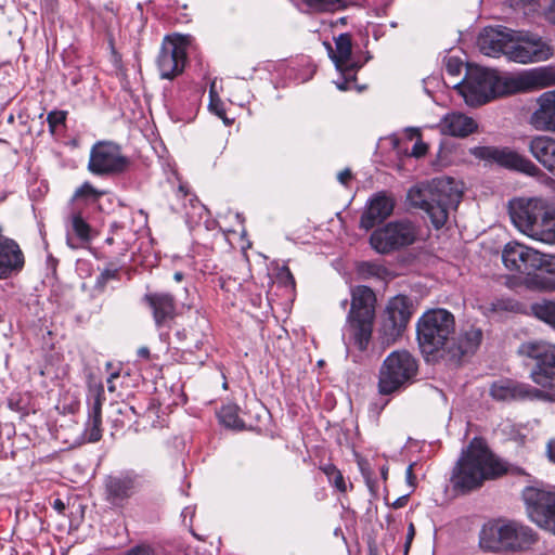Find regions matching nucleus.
I'll use <instances>...</instances> for the list:
<instances>
[{
	"label": "nucleus",
	"instance_id": "1",
	"mask_svg": "<svg viewBox=\"0 0 555 555\" xmlns=\"http://www.w3.org/2000/svg\"><path fill=\"white\" fill-rule=\"evenodd\" d=\"M416 333L424 353L454 366L473 356L482 340V331L475 326L456 334L454 315L442 308L425 312L417 322Z\"/></svg>",
	"mask_w": 555,
	"mask_h": 555
},
{
	"label": "nucleus",
	"instance_id": "2",
	"mask_svg": "<svg viewBox=\"0 0 555 555\" xmlns=\"http://www.w3.org/2000/svg\"><path fill=\"white\" fill-rule=\"evenodd\" d=\"M518 354L533 361L529 377L540 388L512 379H499L490 385V397L500 402L554 401L555 346L542 341H526L519 346Z\"/></svg>",
	"mask_w": 555,
	"mask_h": 555
},
{
	"label": "nucleus",
	"instance_id": "3",
	"mask_svg": "<svg viewBox=\"0 0 555 555\" xmlns=\"http://www.w3.org/2000/svg\"><path fill=\"white\" fill-rule=\"evenodd\" d=\"M505 472L504 463L481 439L474 438L463 450L453 469L451 482L456 491L467 493L480 488L486 480L494 479Z\"/></svg>",
	"mask_w": 555,
	"mask_h": 555
},
{
	"label": "nucleus",
	"instance_id": "4",
	"mask_svg": "<svg viewBox=\"0 0 555 555\" xmlns=\"http://www.w3.org/2000/svg\"><path fill=\"white\" fill-rule=\"evenodd\" d=\"M462 196L460 183L450 177L436 178L430 183L411 188L408 192L410 204L422 209L436 230L446 225L450 212L457 208Z\"/></svg>",
	"mask_w": 555,
	"mask_h": 555
},
{
	"label": "nucleus",
	"instance_id": "5",
	"mask_svg": "<svg viewBox=\"0 0 555 555\" xmlns=\"http://www.w3.org/2000/svg\"><path fill=\"white\" fill-rule=\"evenodd\" d=\"M509 216L515 228L531 240L555 244V207L541 197L509 202Z\"/></svg>",
	"mask_w": 555,
	"mask_h": 555
},
{
	"label": "nucleus",
	"instance_id": "6",
	"mask_svg": "<svg viewBox=\"0 0 555 555\" xmlns=\"http://www.w3.org/2000/svg\"><path fill=\"white\" fill-rule=\"evenodd\" d=\"M375 302L376 296L370 287L359 285L352 288L351 307L345 327L348 333L345 341L347 348L353 345L360 351L366 350L372 338Z\"/></svg>",
	"mask_w": 555,
	"mask_h": 555
},
{
	"label": "nucleus",
	"instance_id": "7",
	"mask_svg": "<svg viewBox=\"0 0 555 555\" xmlns=\"http://www.w3.org/2000/svg\"><path fill=\"white\" fill-rule=\"evenodd\" d=\"M538 541L537 532L520 522L495 520L486 524L479 534V545L490 552H519Z\"/></svg>",
	"mask_w": 555,
	"mask_h": 555
},
{
	"label": "nucleus",
	"instance_id": "8",
	"mask_svg": "<svg viewBox=\"0 0 555 555\" xmlns=\"http://www.w3.org/2000/svg\"><path fill=\"white\" fill-rule=\"evenodd\" d=\"M511 77H501L495 70L467 66L465 78L456 85L469 106H479L492 99L512 92Z\"/></svg>",
	"mask_w": 555,
	"mask_h": 555
},
{
	"label": "nucleus",
	"instance_id": "9",
	"mask_svg": "<svg viewBox=\"0 0 555 555\" xmlns=\"http://www.w3.org/2000/svg\"><path fill=\"white\" fill-rule=\"evenodd\" d=\"M417 360L406 350H396L383 361L378 374V391L392 395L405 389L417 375Z\"/></svg>",
	"mask_w": 555,
	"mask_h": 555
},
{
	"label": "nucleus",
	"instance_id": "10",
	"mask_svg": "<svg viewBox=\"0 0 555 555\" xmlns=\"http://www.w3.org/2000/svg\"><path fill=\"white\" fill-rule=\"evenodd\" d=\"M417 236V228L410 220L391 221L374 230L370 236L371 247L378 254H390L412 245Z\"/></svg>",
	"mask_w": 555,
	"mask_h": 555
},
{
	"label": "nucleus",
	"instance_id": "11",
	"mask_svg": "<svg viewBox=\"0 0 555 555\" xmlns=\"http://www.w3.org/2000/svg\"><path fill=\"white\" fill-rule=\"evenodd\" d=\"M521 496L529 519L539 528L555 535V491L526 487Z\"/></svg>",
	"mask_w": 555,
	"mask_h": 555
},
{
	"label": "nucleus",
	"instance_id": "12",
	"mask_svg": "<svg viewBox=\"0 0 555 555\" xmlns=\"http://www.w3.org/2000/svg\"><path fill=\"white\" fill-rule=\"evenodd\" d=\"M129 166V159L119 144L113 141H98L90 150L88 170L94 176H116Z\"/></svg>",
	"mask_w": 555,
	"mask_h": 555
},
{
	"label": "nucleus",
	"instance_id": "13",
	"mask_svg": "<svg viewBox=\"0 0 555 555\" xmlns=\"http://www.w3.org/2000/svg\"><path fill=\"white\" fill-rule=\"evenodd\" d=\"M553 54L550 41L538 34L514 31L508 61L519 64L539 63L547 61Z\"/></svg>",
	"mask_w": 555,
	"mask_h": 555
},
{
	"label": "nucleus",
	"instance_id": "14",
	"mask_svg": "<svg viewBox=\"0 0 555 555\" xmlns=\"http://www.w3.org/2000/svg\"><path fill=\"white\" fill-rule=\"evenodd\" d=\"M412 315L411 301L404 295L392 297L384 311L379 334L383 344H393L402 336Z\"/></svg>",
	"mask_w": 555,
	"mask_h": 555
},
{
	"label": "nucleus",
	"instance_id": "15",
	"mask_svg": "<svg viewBox=\"0 0 555 555\" xmlns=\"http://www.w3.org/2000/svg\"><path fill=\"white\" fill-rule=\"evenodd\" d=\"M543 253L518 242H508L502 250V261L506 269L530 278L539 270Z\"/></svg>",
	"mask_w": 555,
	"mask_h": 555
},
{
	"label": "nucleus",
	"instance_id": "16",
	"mask_svg": "<svg viewBox=\"0 0 555 555\" xmlns=\"http://www.w3.org/2000/svg\"><path fill=\"white\" fill-rule=\"evenodd\" d=\"M186 63V44L182 37H166L158 57L157 66L163 79H172L180 75Z\"/></svg>",
	"mask_w": 555,
	"mask_h": 555
},
{
	"label": "nucleus",
	"instance_id": "17",
	"mask_svg": "<svg viewBox=\"0 0 555 555\" xmlns=\"http://www.w3.org/2000/svg\"><path fill=\"white\" fill-rule=\"evenodd\" d=\"M104 499L115 507H122L139 488V475L132 470L119 472L104 478Z\"/></svg>",
	"mask_w": 555,
	"mask_h": 555
},
{
	"label": "nucleus",
	"instance_id": "18",
	"mask_svg": "<svg viewBox=\"0 0 555 555\" xmlns=\"http://www.w3.org/2000/svg\"><path fill=\"white\" fill-rule=\"evenodd\" d=\"M514 30L506 27H486L478 37V47L482 54L491 57L505 55L512 50Z\"/></svg>",
	"mask_w": 555,
	"mask_h": 555
},
{
	"label": "nucleus",
	"instance_id": "19",
	"mask_svg": "<svg viewBox=\"0 0 555 555\" xmlns=\"http://www.w3.org/2000/svg\"><path fill=\"white\" fill-rule=\"evenodd\" d=\"M143 300L152 310L156 327H170L177 315L175 297L169 293L155 292L145 294Z\"/></svg>",
	"mask_w": 555,
	"mask_h": 555
},
{
	"label": "nucleus",
	"instance_id": "20",
	"mask_svg": "<svg viewBox=\"0 0 555 555\" xmlns=\"http://www.w3.org/2000/svg\"><path fill=\"white\" fill-rule=\"evenodd\" d=\"M512 92L530 91L555 85V70L551 67H539L511 77Z\"/></svg>",
	"mask_w": 555,
	"mask_h": 555
},
{
	"label": "nucleus",
	"instance_id": "21",
	"mask_svg": "<svg viewBox=\"0 0 555 555\" xmlns=\"http://www.w3.org/2000/svg\"><path fill=\"white\" fill-rule=\"evenodd\" d=\"M392 210L393 201L385 193H378L370 199L366 209L361 216L360 227L366 231L371 230L387 219L392 214Z\"/></svg>",
	"mask_w": 555,
	"mask_h": 555
},
{
	"label": "nucleus",
	"instance_id": "22",
	"mask_svg": "<svg viewBox=\"0 0 555 555\" xmlns=\"http://www.w3.org/2000/svg\"><path fill=\"white\" fill-rule=\"evenodd\" d=\"M25 264L24 254L14 240L0 241V280L8 279L22 271Z\"/></svg>",
	"mask_w": 555,
	"mask_h": 555
},
{
	"label": "nucleus",
	"instance_id": "23",
	"mask_svg": "<svg viewBox=\"0 0 555 555\" xmlns=\"http://www.w3.org/2000/svg\"><path fill=\"white\" fill-rule=\"evenodd\" d=\"M538 108L531 114V126L540 131L555 132V90L538 98Z\"/></svg>",
	"mask_w": 555,
	"mask_h": 555
},
{
	"label": "nucleus",
	"instance_id": "24",
	"mask_svg": "<svg viewBox=\"0 0 555 555\" xmlns=\"http://www.w3.org/2000/svg\"><path fill=\"white\" fill-rule=\"evenodd\" d=\"M539 270L530 278H526L524 284L532 291H555V254H543Z\"/></svg>",
	"mask_w": 555,
	"mask_h": 555
},
{
	"label": "nucleus",
	"instance_id": "25",
	"mask_svg": "<svg viewBox=\"0 0 555 555\" xmlns=\"http://www.w3.org/2000/svg\"><path fill=\"white\" fill-rule=\"evenodd\" d=\"M443 134L464 138L477 130V122L465 114L453 112L447 114L439 122Z\"/></svg>",
	"mask_w": 555,
	"mask_h": 555
},
{
	"label": "nucleus",
	"instance_id": "26",
	"mask_svg": "<svg viewBox=\"0 0 555 555\" xmlns=\"http://www.w3.org/2000/svg\"><path fill=\"white\" fill-rule=\"evenodd\" d=\"M528 147L531 155L555 176V139L548 135H537L530 140Z\"/></svg>",
	"mask_w": 555,
	"mask_h": 555
},
{
	"label": "nucleus",
	"instance_id": "27",
	"mask_svg": "<svg viewBox=\"0 0 555 555\" xmlns=\"http://www.w3.org/2000/svg\"><path fill=\"white\" fill-rule=\"evenodd\" d=\"M68 222L75 235L73 237L70 233H67L66 237V243L72 249H77L91 241V227L86 220L85 211L81 209H72L68 216Z\"/></svg>",
	"mask_w": 555,
	"mask_h": 555
},
{
	"label": "nucleus",
	"instance_id": "28",
	"mask_svg": "<svg viewBox=\"0 0 555 555\" xmlns=\"http://www.w3.org/2000/svg\"><path fill=\"white\" fill-rule=\"evenodd\" d=\"M493 162L506 168L516 169L527 173L528 176L533 177L541 173L540 168L531 160L508 149L495 147Z\"/></svg>",
	"mask_w": 555,
	"mask_h": 555
},
{
	"label": "nucleus",
	"instance_id": "29",
	"mask_svg": "<svg viewBox=\"0 0 555 555\" xmlns=\"http://www.w3.org/2000/svg\"><path fill=\"white\" fill-rule=\"evenodd\" d=\"M102 402L103 387L101 386L89 410V417L86 423L85 437L89 442H96L102 438Z\"/></svg>",
	"mask_w": 555,
	"mask_h": 555
},
{
	"label": "nucleus",
	"instance_id": "30",
	"mask_svg": "<svg viewBox=\"0 0 555 555\" xmlns=\"http://www.w3.org/2000/svg\"><path fill=\"white\" fill-rule=\"evenodd\" d=\"M335 47L336 51L334 52L331 44H327L330 56L336 69L345 68V66H348L350 63H354L351 61L352 43L349 34H340L335 38Z\"/></svg>",
	"mask_w": 555,
	"mask_h": 555
},
{
	"label": "nucleus",
	"instance_id": "31",
	"mask_svg": "<svg viewBox=\"0 0 555 555\" xmlns=\"http://www.w3.org/2000/svg\"><path fill=\"white\" fill-rule=\"evenodd\" d=\"M106 192L95 189L89 181L76 189L72 199V209L85 210L86 207L95 205Z\"/></svg>",
	"mask_w": 555,
	"mask_h": 555
},
{
	"label": "nucleus",
	"instance_id": "32",
	"mask_svg": "<svg viewBox=\"0 0 555 555\" xmlns=\"http://www.w3.org/2000/svg\"><path fill=\"white\" fill-rule=\"evenodd\" d=\"M483 313L488 317L503 315L504 313L517 312L519 304L509 297H499L482 306Z\"/></svg>",
	"mask_w": 555,
	"mask_h": 555
},
{
	"label": "nucleus",
	"instance_id": "33",
	"mask_svg": "<svg viewBox=\"0 0 555 555\" xmlns=\"http://www.w3.org/2000/svg\"><path fill=\"white\" fill-rule=\"evenodd\" d=\"M240 408L236 404L223 405L218 412L219 422L231 429H243L245 424L238 415Z\"/></svg>",
	"mask_w": 555,
	"mask_h": 555
},
{
	"label": "nucleus",
	"instance_id": "34",
	"mask_svg": "<svg viewBox=\"0 0 555 555\" xmlns=\"http://www.w3.org/2000/svg\"><path fill=\"white\" fill-rule=\"evenodd\" d=\"M313 13L335 12L346 8L345 0H301Z\"/></svg>",
	"mask_w": 555,
	"mask_h": 555
},
{
	"label": "nucleus",
	"instance_id": "35",
	"mask_svg": "<svg viewBox=\"0 0 555 555\" xmlns=\"http://www.w3.org/2000/svg\"><path fill=\"white\" fill-rule=\"evenodd\" d=\"M533 314L541 321L550 324L555 328V302L542 301L532 305Z\"/></svg>",
	"mask_w": 555,
	"mask_h": 555
},
{
	"label": "nucleus",
	"instance_id": "36",
	"mask_svg": "<svg viewBox=\"0 0 555 555\" xmlns=\"http://www.w3.org/2000/svg\"><path fill=\"white\" fill-rule=\"evenodd\" d=\"M361 67L358 63H350L345 68L337 69L340 73V77L335 81L337 89L346 91L350 89V83L356 80V74Z\"/></svg>",
	"mask_w": 555,
	"mask_h": 555
},
{
	"label": "nucleus",
	"instance_id": "37",
	"mask_svg": "<svg viewBox=\"0 0 555 555\" xmlns=\"http://www.w3.org/2000/svg\"><path fill=\"white\" fill-rule=\"evenodd\" d=\"M406 134L410 140H412L414 137L417 138L416 142L414 143L411 156L420 158L427 154L428 152V145L422 141L421 139V131L418 128H406Z\"/></svg>",
	"mask_w": 555,
	"mask_h": 555
},
{
	"label": "nucleus",
	"instance_id": "38",
	"mask_svg": "<svg viewBox=\"0 0 555 555\" xmlns=\"http://www.w3.org/2000/svg\"><path fill=\"white\" fill-rule=\"evenodd\" d=\"M67 118V112L66 111H51L47 116V122L49 126V131L52 135H54L57 130L62 127H65Z\"/></svg>",
	"mask_w": 555,
	"mask_h": 555
},
{
	"label": "nucleus",
	"instance_id": "39",
	"mask_svg": "<svg viewBox=\"0 0 555 555\" xmlns=\"http://www.w3.org/2000/svg\"><path fill=\"white\" fill-rule=\"evenodd\" d=\"M323 473L327 476L328 481L333 483L340 492L346 491V482L341 473L333 464H326L322 467Z\"/></svg>",
	"mask_w": 555,
	"mask_h": 555
},
{
	"label": "nucleus",
	"instance_id": "40",
	"mask_svg": "<svg viewBox=\"0 0 555 555\" xmlns=\"http://www.w3.org/2000/svg\"><path fill=\"white\" fill-rule=\"evenodd\" d=\"M384 271H385L384 267L378 263H375V262L365 261L359 266V272L364 278H369V276H377L378 278L382 275V273Z\"/></svg>",
	"mask_w": 555,
	"mask_h": 555
},
{
	"label": "nucleus",
	"instance_id": "41",
	"mask_svg": "<svg viewBox=\"0 0 555 555\" xmlns=\"http://www.w3.org/2000/svg\"><path fill=\"white\" fill-rule=\"evenodd\" d=\"M494 151L492 146H475L469 149V154L478 159L493 160Z\"/></svg>",
	"mask_w": 555,
	"mask_h": 555
},
{
	"label": "nucleus",
	"instance_id": "42",
	"mask_svg": "<svg viewBox=\"0 0 555 555\" xmlns=\"http://www.w3.org/2000/svg\"><path fill=\"white\" fill-rule=\"evenodd\" d=\"M118 274L119 270L113 266H109L105 268L98 276L96 284L103 287L108 281L118 279Z\"/></svg>",
	"mask_w": 555,
	"mask_h": 555
},
{
	"label": "nucleus",
	"instance_id": "43",
	"mask_svg": "<svg viewBox=\"0 0 555 555\" xmlns=\"http://www.w3.org/2000/svg\"><path fill=\"white\" fill-rule=\"evenodd\" d=\"M463 67V62L455 56H449L446 61V70L451 76L460 75Z\"/></svg>",
	"mask_w": 555,
	"mask_h": 555
},
{
	"label": "nucleus",
	"instance_id": "44",
	"mask_svg": "<svg viewBox=\"0 0 555 555\" xmlns=\"http://www.w3.org/2000/svg\"><path fill=\"white\" fill-rule=\"evenodd\" d=\"M125 555H155V551L149 545H137L131 547Z\"/></svg>",
	"mask_w": 555,
	"mask_h": 555
},
{
	"label": "nucleus",
	"instance_id": "45",
	"mask_svg": "<svg viewBox=\"0 0 555 555\" xmlns=\"http://www.w3.org/2000/svg\"><path fill=\"white\" fill-rule=\"evenodd\" d=\"M279 276L281 280H283L285 283H289L291 285H294L295 284V280H294V276L291 272V270L288 269V267L284 266L281 268L280 272H279Z\"/></svg>",
	"mask_w": 555,
	"mask_h": 555
},
{
	"label": "nucleus",
	"instance_id": "46",
	"mask_svg": "<svg viewBox=\"0 0 555 555\" xmlns=\"http://www.w3.org/2000/svg\"><path fill=\"white\" fill-rule=\"evenodd\" d=\"M414 463L410 464L405 470V479L409 486L415 487L416 477L413 473Z\"/></svg>",
	"mask_w": 555,
	"mask_h": 555
},
{
	"label": "nucleus",
	"instance_id": "47",
	"mask_svg": "<svg viewBox=\"0 0 555 555\" xmlns=\"http://www.w3.org/2000/svg\"><path fill=\"white\" fill-rule=\"evenodd\" d=\"M352 178V173H351V170L346 168L344 169L343 171H340L337 176V179L338 181L344 184V185H347L348 182L351 180Z\"/></svg>",
	"mask_w": 555,
	"mask_h": 555
},
{
	"label": "nucleus",
	"instance_id": "48",
	"mask_svg": "<svg viewBox=\"0 0 555 555\" xmlns=\"http://www.w3.org/2000/svg\"><path fill=\"white\" fill-rule=\"evenodd\" d=\"M119 377V372L118 371H114L112 373H109V376L107 377V389L109 392H114L116 390V386H115V383L114 380L116 378Z\"/></svg>",
	"mask_w": 555,
	"mask_h": 555
},
{
	"label": "nucleus",
	"instance_id": "49",
	"mask_svg": "<svg viewBox=\"0 0 555 555\" xmlns=\"http://www.w3.org/2000/svg\"><path fill=\"white\" fill-rule=\"evenodd\" d=\"M546 20L555 25V0H553L545 12Z\"/></svg>",
	"mask_w": 555,
	"mask_h": 555
},
{
	"label": "nucleus",
	"instance_id": "50",
	"mask_svg": "<svg viewBox=\"0 0 555 555\" xmlns=\"http://www.w3.org/2000/svg\"><path fill=\"white\" fill-rule=\"evenodd\" d=\"M210 108L216 112V114L223 118L224 116V109L222 108V104L219 103V102H215L214 100H211L210 104H209Z\"/></svg>",
	"mask_w": 555,
	"mask_h": 555
},
{
	"label": "nucleus",
	"instance_id": "51",
	"mask_svg": "<svg viewBox=\"0 0 555 555\" xmlns=\"http://www.w3.org/2000/svg\"><path fill=\"white\" fill-rule=\"evenodd\" d=\"M408 498L409 495L405 494V495H402L400 498H398L393 503H392V507L393 508H401L403 506H405V504L408 503Z\"/></svg>",
	"mask_w": 555,
	"mask_h": 555
},
{
	"label": "nucleus",
	"instance_id": "52",
	"mask_svg": "<svg viewBox=\"0 0 555 555\" xmlns=\"http://www.w3.org/2000/svg\"><path fill=\"white\" fill-rule=\"evenodd\" d=\"M414 534H415V528H414V525H413V524H410V526H409V530H408V534H406V543H405V550H406V551H408V548L410 547V543H411V541L413 540Z\"/></svg>",
	"mask_w": 555,
	"mask_h": 555
},
{
	"label": "nucleus",
	"instance_id": "53",
	"mask_svg": "<svg viewBox=\"0 0 555 555\" xmlns=\"http://www.w3.org/2000/svg\"><path fill=\"white\" fill-rule=\"evenodd\" d=\"M547 454L550 460L555 463V440L547 443Z\"/></svg>",
	"mask_w": 555,
	"mask_h": 555
},
{
	"label": "nucleus",
	"instance_id": "54",
	"mask_svg": "<svg viewBox=\"0 0 555 555\" xmlns=\"http://www.w3.org/2000/svg\"><path fill=\"white\" fill-rule=\"evenodd\" d=\"M138 357L149 360L150 359V349L145 346L140 347L137 351Z\"/></svg>",
	"mask_w": 555,
	"mask_h": 555
},
{
	"label": "nucleus",
	"instance_id": "55",
	"mask_svg": "<svg viewBox=\"0 0 555 555\" xmlns=\"http://www.w3.org/2000/svg\"><path fill=\"white\" fill-rule=\"evenodd\" d=\"M65 503L61 499H55L53 501V508L56 509L60 514L65 511Z\"/></svg>",
	"mask_w": 555,
	"mask_h": 555
},
{
	"label": "nucleus",
	"instance_id": "56",
	"mask_svg": "<svg viewBox=\"0 0 555 555\" xmlns=\"http://www.w3.org/2000/svg\"><path fill=\"white\" fill-rule=\"evenodd\" d=\"M177 195L181 197H186L189 195V190L186 189V186L181 184L178 188Z\"/></svg>",
	"mask_w": 555,
	"mask_h": 555
},
{
	"label": "nucleus",
	"instance_id": "57",
	"mask_svg": "<svg viewBox=\"0 0 555 555\" xmlns=\"http://www.w3.org/2000/svg\"><path fill=\"white\" fill-rule=\"evenodd\" d=\"M9 406H10V409H12L14 411H23L24 410V405H21L20 402H12L11 400L9 401Z\"/></svg>",
	"mask_w": 555,
	"mask_h": 555
},
{
	"label": "nucleus",
	"instance_id": "58",
	"mask_svg": "<svg viewBox=\"0 0 555 555\" xmlns=\"http://www.w3.org/2000/svg\"><path fill=\"white\" fill-rule=\"evenodd\" d=\"M173 279H175V281H177V282H181V281L183 280V273H182V272H179V271H178V272H176V273L173 274Z\"/></svg>",
	"mask_w": 555,
	"mask_h": 555
},
{
	"label": "nucleus",
	"instance_id": "59",
	"mask_svg": "<svg viewBox=\"0 0 555 555\" xmlns=\"http://www.w3.org/2000/svg\"><path fill=\"white\" fill-rule=\"evenodd\" d=\"M176 336H177L180 340H182V339H184V338H185V334H184V332H181V331H178V332L176 333Z\"/></svg>",
	"mask_w": 555,
	"mask_h": 555
},
{
	"label": "nucleus",
	"instance_id": "60",
	"mask_svg": "<svg viewBox=\"0 0 555 555\" xmlns=\"http://www.w3.org/2000/svg\"><path fill=\"white\" fill-rule=\"evenodd\" d=\"M346 305H347V299H345V300H343V301H341V306H343V308H345V307H346Z\"/></svg>",
	"mask_w": 555,
	"mask_h": 555
},
{
	"label": "nucleus",
	"instance_id": "61",
	"mask_svg": "<svg viewBox=\"0 0 555 555\" xmlns=\"http://www.w3.org/2000/svg\"><path fill=\"white\" fill-rule=\"evenodd\" d=\"M370 555H377V553L371 550Z\"/></svg>",
	"mask_w": 555,
	"mask_h": 555
}]
</instances>
